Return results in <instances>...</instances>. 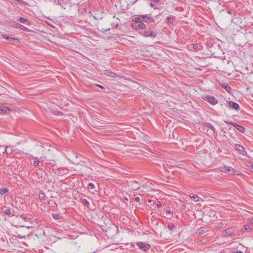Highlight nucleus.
Returning a JSON list of instances; mask_svg holds the SVG:
<instances>
[{
	"label": "nucleus",
	"mask_w": 253,
	"mask_h": 253,
	"mask_svg": "<svg viewBox=\"0 0 253 253\" xmlns=\"http://www.w3.org/2000/svg\"><path fill=\"white\" fill-rule=\"evenodd\" d=\"M203 99L213 105L218 103L217 100L212 95L205 96L203 97Z\"/></svg>",
	"instance_id": "f257e3e1"
},
{
	"label": "nucleus",
	"mask_w": 253,
	"mask_h": 253,
	"mask_svg": "<svg viewBox=\"0 0 253 253\" xmlns=\"http://www.w3.org/2000/svg\"><path fill=\"white\" fill-rule=\"evenodd\" d=\"M224 122L228 125H230L232 126L241 132H244L245 131V128L243 126H240L232 121H229L228 120L224 121Z\"/></svg>",
	"instance_id": "f03ea898"
},
{
	"label": "nucleus",
	"mask_w": 253,
	"mask_h": 253,
	"mask_svg": "<svg viewBox=\"0 0 253 253\" xmlns=\"http://www.w3.org/2000/svg\"><path fill=\"white\" fill-rule=\"evenodd\" d=\"M136 245L144 252L147 251L150 248V246L144 242H138L136 243Z\"/></svg>",
	"instance_id": "7ed1b4c3"
},
{
	"label": "nucleus",
	"mask_w": 253,
	"mask_h": 253,
	"mask_svg": "<svg viewBox=\"0 0 253 253\" xmlns=\"http://www.w3.org/2000/svg\"><path fill=\"white\" fill-rule=\"evenodd\" d=\"M221 171L230 174H235L236 172H238L233 168L229 167H225V168H222V170H221Z\"/></svg>",
	"instance_id": "20e7f679"
},
{
	"label": "nucleus",
	"mask_w": 253,
	"mask_h": 253,
	"mask_svg": "<svg viewBox=\"0 0 253 253\" xmlns=\"http://www.w3.org/2000/svg\"><path fill=\"white\" fill-rule=\"evenodd\" d=\"M140 34L145 37H151L152 38H155L157 36V32L153 31H144L141 32Z\"/></svg>",
	"instance_id": "39448f33"
},
{
	"label": "nucleus",
	"mask_w": 253,
	"mask_h": 253,
	"mask_svg": "<svg viewBox=\"0 0 253 253\" xmlns=\"http://www.w3.org/2000/svg\"><path fill=\"white\" fill-rule=\"evenodd\" d=\"M132 27L136 30L144 29L145 28L146 25L141 21L138 23H132Z\"/></svg>",
	"instance_id": "423d86ee"
},
{
	"label": "nucleus",
	"mask_w": 253,
	"mask_h": 253,
	"mask_svg": "<svg viewBox=\"0 0 253 253\" xmlns=\"http://www.w3.org/2000/svg\"><path fill=\"white\" fill-rule=\"evenodd\" d=\"M235 149L239 152L240 154L243 155H246L247 153L244 147L239 144H236L235 145Z\"/></svg>",
	"instance_id": "0eeeda50"
},
{
	"label": "nucleus",
	"mask_w": 253,
	"mask_h": 253,
	"mask_svg": "<svg viewBox=\"0 0 253 253\" xmlns=\"http://www.w3.org/2000/svg\"><path fill=\"white\" fill-rule=\"evenodd\" d=\"M142 17V21L145 22H154V19L151 17H149L147 14L145 15H141Z\"/></svg>",
	"instance_id": "6e6552de"
},
{
	"label": "nucleus",
	"mask_w": 253,
	"mask_h": 253,
	"mask_svg": "<svg viewBox=\"0 0 253 253\" xmlns=\"http://www.w3.org/2000/svg\"><path fill=\"white\" fill-rule=\"evenodd\" d=\"M104 74L107 76H109L110 77H111V78H116L117 77V75L116 73H114V72H111L110 71L108 70H106L104 71Z\"/></svg>",
	"instance_id": "1a4fd4ad"
},
{
	"label": "nucleus",
	"mask_w": 253,
	"mask_h": 253,
	"mask_svg": "<svg viewBox=\"0 0 253 253\" xmlns=\"http://www.w3.org/2000/svg\"><path fill=\"white\" fill-rule=\"evenodd\" d=\"M229 106L236 110L239 109L240 107L238 104L233 101H230L228 103Z\"/></svg>",
	"instance_id": "9d476101"
},
{
	"label": "nucleus",
	"mask_w": 253,
	"mask_h": 253,
	"mask_svg": "<svg viewBox=\"0 0 253 253\" xmlns=\"http://www.w3.org/2000/svg\"><path fill=\"white\" fill-rule=\"evenodd\" d=\"M4 214L11 215L13 216L15 215V211L13 210H11L10 209H7L3 211Z\"/></svg>",
	"instance_id": "9b49d317"
},
{
	"label": "nucleus",
	"mask_w": 253,
	"mask_h": 253,
	"mask_svg": "<svg viewBox=\"0 0 253 253\" xmlns=\"http://www.w3.org/2000/svg\"><path fill=\"white\" fill-rule=\"evenodd\" d=\"M17 20L21 23H25L26 25H31V23L29 21H28V19H25L23 17H19L17 19Z\"/></svg>",
	"instance_id": "f8f14e48"
},
{
	"label": "nucleus",
	"mask_w": 253,
	"mask_h": 253,
	"mask_svg": "<svg viewBox=\"0 0 253 253\" xmlns=\"http://www.w3.org/2000/svg\"><path fill=\"white\" fill-rule=\"evenodd\" d=\"M203 126L205 127V128H207V131L208 130V128H210L213 131H214L215 130L214 127L210 123L204 124Z\"/></svg>",
	"instance_id": "ddd939ff"
},
{
	"label": "nucleus",
	"mask_w": 253,
	"mask_h": 253,
	"mask_svg": "<svg viewBox=\"0 0 253 253\" xmlns=\"http://www.w3.org/2000/svg\"><path fill=\"white\" fill-rule=\"evenodd\" d=\"M190 198L193 199L194 201L196 202L200 201L201 200H203L202 198L199 197L198 195L196 194H193L192 196H190Z\"/></svg>",
	"instance_id": "4468645a"
},
{
	"label": "nucleus",
	"mask_w": 253,
	"mask_h": 253,
	"mask_svg": "<svg viewBox=\"0 0 253 253\" xmlns=\"http://www.w3.org/2000/svg\"><path fill=\"white\" fill-rule=\"evenodd\" d=\"M252 228L249 225H246L244 226V228L242 229L243 232H250L251 231Z\"/></svg>",
	"instance_id": "2eb2a0df"
},
{
	"label": "nucleus",
	"mask_w": 253,
	"mask_h": 253,
	"mask_svg": "<svg viewBox=\"0 0 253 253\" xmlns=\"http://www.w3.org/2000/svg\"><path fill=\"white\" fill-rule=\"evenodd\" d=\"M222 87L224 88L227 92H229L231 90V87L227 84H222L221 85Z\"/></svg>",
	"instance_id": "dca6fc26"
},
{
	"label": "nucleus",
	"mask_w": 253,
	"mask_h": 253,
	"mask_svg": "<svg viewBox=\"0 0 253 253\" xmlns=\"http://www.w3.org/2000/svg\"><path fill=\"white\" fill-rule=\"evenodd\" d=\"M51 113L55 116H62L63 115L62 112L58 111H51Z\"/></svg>",
	"instance_id": "f3484780"
},
{
	"label": "nucleus",
	"mask_w": 253,
	"mask_h": 253,
	"mask_svg": "<svg viewBox=\"0 0 253 253\" xmlns=\"http://www.w3.org/2000/svg\"><path fill=\"white\" fill-rule=\"evenodd\" d=\"M141 18H142V17H141V15L139 17L134 18L132 19V22H134L133 23H139L142 21L141 20Z\"/></svg>",
	"instance_id": "a211bd4d"
},
{
	"label": "nucleus",
	"mask_w": 253,
	"mask_h": 253,
	"mask_svg": "<svg viewBox=\"0 0 253 253\" xmlns=\"http://www.w3.org/2000/svg\"><path fill=\"white\" fill-rule=\"evenodd\" d=\"M8 191H9L8 189L7 188H6L0 189V194L1 195H3L4 194L8 192Z\"/></svg>",
	"instance_id": "6ab92c4d"
},
{
	"label": "nucleus",
	"mask_w": 253,
	"mask_h": 253,
	"mask_svg": "<svg viewBox=\"0 0 253 253\" xmlns=\"http://www.w3.org/2000/svg\"><path fill=\"white\" fill-rule=\"evenodd\" d=\"M15 24H16V25L18 26L19 28H20L21 30H23L27 31H28V29L27 28H26L25 26H24L19 23H16Z\"/></svg>",
	"instance_id": "aec40b11"
},
{
	"label": "nucleus",
	"mask_w": 253,
	"mask_h": 253,
	"mask_svg": "<svg viewBox=\"0 0 253 253\" xmlns=\"http://www.w3.org/2000/svg\"><path fill=\"white\" fill-rule=\"evenodd\" d=\"M3 37L7 40H8V41H12V40H17L16 39L14 38H13V37H9L6 35H3Z\"/></svg>",
	"instance_id": "412c9836"
},
{
	"label": "nucleus",
	"mask_w": 253,
	"mask_h": 253,
	"mask_svg": "<svg viewBox=\"0 0 253 253\" xmlns=\"http://www.w3.org/2000/svg\"><path fill=\"white\" fill-rule=\"evenodd\" d=\"M199 235H202L206 232V228L204 227H201L200 228H199Z\"/></svg>",
	"instance_id": "4be33fe9"
},
{
	"label": "nucleus",
	"mask_w": 253,
	"mask_h": 253,
	"mask_svg": "<svg viewBox=\"0 0 253 253\" xmlns=\"http://www.w3.org/2000/svg\"><path fill=\"white\" fill-rule=\"evenodd\" d=\"M7 110V108L4 107H0V113L4 114L6 113Z\"/></svg>",
	"instance_id": "5701e85b"
},
{
	"label": "nucleus",
	"mask_w": 253,
	"mask_h": 253,
	"mask_svg": "<svg viewBox=\"0 0 253 253\" xmlns=\"http://www.w3.org/2000/svg\"><path fill=\"white\" fill-rule=\"evenodd\" d=\"M39 198L41 200H44L45 199V196L44 195V193L43 192H41L39 194Z\"/></svg>",
	"instance_id": "b1692460"
},
{
	"label": "nucleus",
	"mask_w": 253,
	"mask_h": 253,
	"mask_svg": "<svg viewBox=\"0 0 253 253\" xmlns=\"http://www.w3.org/2000/svg\"><path fill=\"white\" fill-rule=\"evenodd\" d=\"M174 224L172 223H169L168 225V228L170 230H172L174 228Z\"/></svg>",
	"instance_id": "393cba45"
},
{
	"label": "nucleus",
	"mask_w": 253,
	"mask_h": 253,
	"mask_svg": "<svg viewBox=\"0 0 253 253\" xmlns=\"http://www.w3.org/2000/svg\"><path fill=\"white\" fill-rule=\"evenodd\" d=\"M166 20H167V22L168 23L172 24L173 22V18L172 17H167Z\"/></svg>",
	"instance_id": "a878e982"
},
{
	"label": "nucleus",
	"mask_w": 253,
	"mask_h": 253,
	"mask_svg": "<svg viewBox=\"0 0 253 253\" xmlns=\"http://www.w3.org/2000/svg\"><path fill=\"white\" fill-rule=\"evenodd\" d=\"M82 203L87 207L89 206V202L86 199H83L82 201Z\"/></svg>",
	"instance_id": "bb28decb"
},
{
	"label": "nucleus",
	"mask_w": 253,
	"mask_h": 253,
	"mask_svg": "<svg viewBox=\"0 0 253 253\" xmlns=\"http://www.w3.org/2000/svg\"><path fill=\"white\" fill-rule=\"evenodd\" d=\"M225 232L227 235H231L233 233L232 230L230 228L226 229Z\"/></svg>",
	"instance_id": "cd10ccee"
},
{
	"label": "nucleus",
	"mask_w": 253,
	"mask_h": 253,
	"mask_svg": "<svg viewBox=\"0 0 253 253\" xmlns=\"http://www.w3.org/2000/svg\"><path fill=\"white\" fill-rule=\"evenodd\" d=\"M60 215L58 213L52 214V217L55 219H58L59 218Z\"/></svg>",
	"instance_id": "c85d7f7f"
},
{
	"label": "nucleus",
	"mask_w": 253,
	"mask_h": 253,
	"mask_svg": "<svg viewBox=\"0 0 253 253\" xmlns=\"http://www.w3.org/2000/svg\"><path fill=\"white\" fill-rule=\"evenodd\" d=\"M94 188H95V186H94V185L93 183H89L88 184V189H93Z\"/></svg>",
	"instance_id": "c756f323"
},
{
	"label": "nucleus",
	"mask_w": 253,
	"mask_h": 253,
	"mask_svg": "<svg viewBox=\"0 0 253 253\" xmlns=\"http://www.w3.org/2000/svg\"><path fill=\"white\" fill-rule=\"evenodd\" d=\"M7 146H5L4 147V150L3 152H2V154L3 155H5V154H8V152L7 151Z\"/></svg>",
	"instance_id": "7c9ffc66"
},
{
	"label": "nucleus",
	"mask_w": 253,
	"mask_h": 253,
	"mask_svg": "<svg viewBox=\"0 0 253 253\" xmlns=\"http://www.w3.org/2000/svg\"><path fill=\"white\" fill-rule=\"evenodd\" d=\"M94 125L95 126H102L100 125V124H101V123H99L98 122H97L96 121L94 123Z\"/></svg>",
	"instance_id": "2f4dec72"
},
{
	"label": "nucleus",
	"mask_w": 253,
	"mask_h": 253,
	"mask_svg": "<svg viewBox=\"0 0 253 253\" xmlns=\"http://www.w3.org/2000/svg\"><path fill=\"white\" fill-rule=\"evenodd\" d=\"M40 162L39 161H35L34 162L33 165L34 166L37 167L39 165Z\"/></svg>",
	"instance_id": "473e14b6"
},
{
	"label": "nucleus",
	"mask_w": 253,
	"mask_h": 253,
	"mask_svg": "<svg viewBox=\"0 0 253 253\" xmlns=\"http://www.w3.org/2000/svg\"><path fill=\"white\" fill-rule=\"evenodd\" d=\"M192 47L194 49L197 50L198 48V45L197 44H194L192 45Z\"/></svg>",
	"instance_id": "72a5a7b5"
},
{
	"label": "nucleus",
	"mask_w": 253,
	"mask_h": 253,
	"mask_svg": "<svg viewBox=\"0 0 253 253\" xmlns=\"http://www.w3.org/2000/svg\"><path fill=\"white\" fill-rule=\"evenodd\" d=\"M110 29V28H101V31H105V32H107V31H109Z\"/></svg>",
	"instance_id": "f704fd0d"
},
{
	"label": "nucleus",
	"mask_w": 253,
	"mask_h": 253,
	"mask_svg": "<svg viewBox=\"0 0 253 253\" xmlns=\"http://www.w3.org/2000/svg\"><path fill=\"white\" fill-rule=\"evenodd\" d=\"M134 200L137 202H140V199L139 197H137L134 198Z\"/></svg>",
	"instance_id": "c9c22d12"
},
{
	"label": "nucleus",
	"mask_w": 253,
	"mask_h": 253,
	"mask_svg": "<svg viewBox=\"0 0 253 253\" xmlns=\"http://www.w3.org/2000/svg\"><path fill=\"white\" fill-rule=\"evenodd\" d=\"M249 223L253 224V218H250L249 220Z\"/></svg>",
	"instance_id": "e433bc0d"
},
{
	"label": "nucleus",
	"mask_w": 253,
	"mask_h": 253,
	"mask_svg": "<svg viewBox=\"0 0 253 253\" xmlns=\"http://www.w3.org/2000/svg\"><path fill=\"white\" fill-rule=\"evenodd\" d=\"M157 208H160L162 207V204L160 202H158V203L157 204Z\"/></svg>",
	"instance_id": "4c0bfd02"
},
{
	"label": "nucleus",
	"mask_w": 253,
	"mask_h": 253,
	"mask_svg": "<svg viewBox=\"0 0 253 253\" xmlns=\"http://www.w3.org/2000/svg\"><path fill=\"white\" fill-rule=\"evenodd\" d=\"M19 3H22L23 2V0H16Z\"/></svg>",
	"instance_id": "58836bf2"
},
{
	"label": "nucleus",
	"mask_w": 253,
	"mask_h": 253,
	"mask_svg": "<svg viewBox=\"0 0 253 253\" xmlns=\"http://www.w3.org/2000/svg\"><path fill=\"white\" fill-rule=\"evenodd\" d=\"M96 85H97V86H98L99 87H100V88H102V89H104V86H102V85H100V84H97Z\"/></svg>",
	"instance_id": "ea45409f"
},
{
	"label": "nucleus",
	"mask_w": 253,
	"mask_h": 253,
	"mask_svg": "<svg viewBox=\"0 0 253 253\" xmlns=\"http://www.w3.org/2000/svg\"><path fill=\"white\" fill-rule=\"evenodd\" d=\"M150 6L152 7H154V4H153L152 3H150Z\"/></svg>",
	"instance_id": "a19ab883"
},
{
	"label": "nucleus",
	"mask_w": 253,
	"mask_h": 253,
	"mask_svg": "<svg viewBox=\"0 0 253 253\" xmlns=\"http://www.w3.org/2000/svg\"><path fill=\"white\" fill-rule=\"evenodd\" d=\"M236 253H243L242 251L236 252Z\"/></svg>",
	"instance_id": "79ce46f5"
},
{
	"label": "nucleus",
	"mask_w": 253,
	"mask_h": 253,
	"mask_svg": "<svg viewBox=\"0 0 253 253\" xmlns=\"http://www.w3.org/2000/svg\"><path fill=\"white\" fill-rule=\"evenodd\" d=\"M54 163H55V162L54 161H52V163H50V164H52V165H53V164H54Z\"/></svg>",
	"instance_id": "37998d69"
},
{
	"label": "nucleus",
	"mask_w": 253,
	"mask_h": 253,
	"mask_svg": "<svg viewBox=\"0 0 253 253\" xmlns=\"http://www.w3.org/2000/svg\"><path fill=\"white\" fill-rule=\"evenodd\" d=\"M167 213H171V212L170 211V210H169V211H167Z\"/></svg>",
	"instance_id": "c03bdc74"
},
{
	"label": "nucleus",
	"mask_w": 253,
	"mask_h": 253,
	"mask_svg": "<svg viewBox=\"0 0 253 253\" xmlns=\"http://www.w3.org/2000/svg\"><path fill=\"white\" fill-rule=\"evenodd\" d=\"M139 188H140L139 187H138L135 190H138Z\"/></svg>",
	"instance_id": "a18cd8bd"
},
{
	"label": "nucleus",
	"mask_w": 253,
	"mask_h": 253,
	"mask_svg": "<svg viewBox=\"0 0 253 253\" xmlns=\"http://www.w3.org/2000/svg\"><path fill=\"white\" fill-rule=\"evenodd\" d=\"M20 227H24V226L21 225Z\"/></svg>",
	"instance_id": "49530a36"
}]
</instances>
